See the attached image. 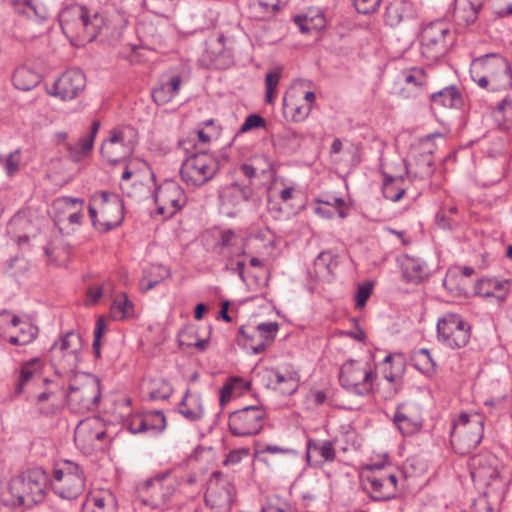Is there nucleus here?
Instances as JSON below:
<instances>
[{
  "label": "nucleus",
  "mask_w": 512,
  "mask_h": 512,
  "mask_svg": "<svg viewBox=\"0 0 512 512\" xmlns=\"http://www.w3.org/2000/svg\"><path fill=\"white\" fill-rule=\"evenodd\" d=\"M88 212L93 226L102 232L116 228L124 218L121 198L108 191H96L91 195Z\"/></svg>",
  "instance_id": "nucleus-3"
},
{
  "label": "nucleus",
  "mask_w": 512,
  "mask_h": 512,
  "mask_svg": "<svg viewBox=\"0 0 512 512\" xmlns=\"http://www.w3.org/2000/svg\"><path fill=\"white\" fill-rule=\"evenodd\" d=\"M220 168L219 160L208 152H199L187 157L180 168L182 180L192 187H199L217 174Z\"/></svg>",
  "instance_id": "nucleus-7"
},
{
  "label": "nucleus",
  "mask_w": 512,
  "mask_h": 512,
  "mask_svg": "<svg viewBox=\"0 0 512 512\" xmlns=\"http://www.w3.org/2000/svg\"><path fill=\"white\" fill-rule=\"evenodd\" d=\"M412 15L413 6L409 1L393 0L385 8L384 21L387 25L395 27Z\"/></svg>",
  "instance_id": "nucleus-29"
},
{
  "label": "nucleus",
  "mask_w": 512,
  "mask_h": 512,
  "mask_svg": "<svg viewBox=\"0 0 512 512\" xmlns=\"http://www.w3.org/2000/svg\"><path fill=\"white\" fill-rule=\"evenodd\" d=\"M258 454H284V455H296L297 451L288 447H281L273 444H265L262 445L259 450H257Z\"/></svg>",
  "instance_id": "nucleus-59"
},
{
  "label": "nucleus",
  "mask_w": 512,
  "mask_h": 512,
  "mask_svg": "<svg viewBox=\"0 0 512 512\" xmlns=\"http://www.w3.org/2000/svg\"><path fill=\"white\" fill-rule=\"evenodd\" d=\"M278 10V4L269 5L267 3L259 1L257 4H254L252 8V17L257 20H269L275 15V13Z\"/></svg>",
  "instance_id": "nucleus-46"
},
{
  "label": "nucleus",
  "mask_w": 512,
  "mask_h": 512,
  "mask_svg": "<svg viewBox=\"0 0 512 512\" xmlns=\"http://www.w3.org/2000/svg\"><path fill=\"white\" fill-rule=\"evenodd\" d=\"M235 487L220 471L212 473L207 484L204 500L211 509L229 512L234 501Z\"/></svg>",
  "instance_id": "nucleus-13"
},
{
  "label": "nucleus",
  "mask_w": 512,
  "mask_h": 512,
  "mask_svg": "<svg viewBox=\"0 0 512 512\" xmlns=\"http://www.w3.org/2000/svg\"><path fill=\"white\" fill-rule=\"evenodd\" d=\"M146 8L159 16H165L173 7V0H143Z\"/></svg>",
  "instance_id": "nucleus-49"
},
{
  "label": "nucleus",
  "mask_w": 512,
  "mask_h": 512,
  "mask_svg": "<svg viewBox=\"0 0 512 512\" xmlns=\"http://www.w3.org/2000/svg\"><path fill=\"white\" fill-rule=\"evenodd\" d=\"M105 292L104 286L90 287L86 292V303L89 305L96 304Z\"/></svg>",
  "instance_id": "nucleus-63"
},
{
  "label": "nucleus",
  "mask_w": 512,
  "mask_h": 512,
  "mask_svg": "<svg viewBox=\"0 0 512 512\" xmlns=\"http://www.w3.org/2000/svg\"><path fill=\"white\" fill-rule=\"evenodd\" d=\"M402 78L407 86H413L417 89H421L428 82L425 70L420 67H412L402 71Z\"/></svg>",
  "instance_id": "nucleus-41"
},
{
  "label": "nucleus",
  "mask_w": 512,
  "mask_h": 512,
  "mask_svg": "<svg viewBox=\"0 0 512 512\" xmlns=\"http://www.w3.org/2000/svg\"><path fill=\"white\" fill-rule=\"evenodd\" d=\"M181 84V76L177 74L163 75L152 89L153 101L157 105H165L171 102L179 94Z\"/></svg>",
  "instance_id": "nucleus-22"
},
{
  "label": "nucleus",
  "mask_w": 512,
  "mask_h": 512,
  "mask_svg": "<svg viewBox=\"0 0 512 512\" xmlns=\"http://www.w3.org/2000/svg\"><path fill=\"white\" fill-rule=\"evenodd\" d=\"M178 486V479L170 472H165L147 479L139 487V492L145 505L160 508L171 500Z\"/></svg>",
  "instance_id": "nucleus-10"
},
{
  "label": "nucleus",
  "mask_w": 512,
  "mask_h": 512,
  "mask_svg": "<svg viewBox=\"0 0 512 512\" xmlns=\"http://www.w3.org/2000/svg\"><path fill=\"white\" fill-rule=\"evenodd\" d=\"M402 179L388 177L382 186L383 196L393 202L399 201L405 194V189L399 185Z\"/></svg>",
  "instance_id": "nucleus-42"
},
{
  "label": "nucleus",
  "mask_w": 512,
  "mask_h": 512,
  "mask_svg": "<svg viewBox=\"0 0 512 512\" xmlns=\"http://www.w3.org/2000/svg\"><path fill=\"white\" fill-rule=\"evenodd\" d=\"M373 380V371L368 363L349 359L340 368V385L349 393L369 395L373 390Z\"/></svg>",
  "instance_id": "nucleus-8"
},
{
  "label": "nucleus",
  "mask_w": 512,
  "mask_h": 512,
  "mask_svg": "<svg viewBox=\"0 0 512 512\" xmlns=\"http://www.w3.org/2000/svg\"><path fill=\"white\" fill-rule=\"evenodd\" d=\"M403 277L410 283L418 284L428 278L429 266L419 257L405 255L401 261Z\"/></svg>",
  "instance_id": "nucleus-26"
},
{
  "label": "nucleus",
  "mask_w": 512,
  "mask_h": 512,
  "mask_svg": "<svg viewBox=\"0 0 512 512\" xmlns=\"http://www.w3.org/2000/svg\"><path fill=\"white\" fill-rule=\"evenodd\" d=\"M250 450L248 448H240L236 450H232L227 455L224 460V465H235L241 462L244 457L249 455Z\"/></svg>",
  "instance_id": "nucleus-60"
},
{
  "label": "nucleus",
  "mask_w": 512,
  "mask_h": 512,
  "mask_svg": "<svg viewBox=\"0 0 512 512\" xmlns=\"http://www.w3.org/2000/svg\"><path fill=\"white\" fill-rule=\"evenodd\" d=\"M126 427L132 434L147 433L144 413L128 419Z\"/></svg>",
  "instance_id": "nucleus-55"
},
{
  "label": "nucleus",
  "mask_w": 512,
  "mask_h": 512,
  "mask_svg": "<svg viewBox=\"0 0 512 512\" xmlns=\"http://www.w3.org/2000/svg\"><path fill=\"white\" fill-rule=\"evenodd\" d=\"M278 329L279 325L277 322H265L258 324L252 334L248 333L243 327L240 329V333L247 339L257 340L250 347L254 354H259L273 343Z\"/></svg>",
  "instance_id": "nucleus-21"
},
{
  "label": "nucleus",
  "mask_w": 512,
  "mask_h": 512,
  "mask_svg": "<svg viewBox=\"0 0 512 512\" xmlns=\"http://www.w3.org/2000/svg\"><path fill=\"white\" fill-rule=\"evenodd\" d=\"M158 214L172 217L186 204V194L182 187L173 180L162 183L155 191Z\"/></svg>",
  "instance_id": "nucleus-17"
},
{
  "label": "nucleus",
  "mask_w": 512,
  "mask_h": 512,
  "mask_svg": "<svg viewBox=\"0 0 512 512\" xmlns=\"http://www.w3.org/2000/svg\"><path fill=\"white\" fill-rule=\"evenodd\" d=\"M497 118L504 129L512 128V99L504 98L497 107Z\"/></svg>",
  "instance_id": "nucleus-45"
},
{
  "label": "nucleus",
  "mask_w": 512,
  "mask_h": 512,
  "mask_svg": "<svg viewBox=\"0 0 512 512\" xmlns=\"http://www.w3.org/2000/svg\"><path fill=\"white\" fill-rule=\"evenodd\" d=\"M311 112V105H297L291 108V117L294 122L305 120Z\"/></svg>",
  "instance_id": "nucleus-61"
},
{
  "label": "nucleus",
  "mask_w": 512,
  "mask_h": 512,
  "mask_svg": "<svg viewBox=\"0 0 512 512\" xmlns=\"http://www.w3.org/2000/svg\"><path fill=\"white\" fill-rule=\"evenodd\" d=\"M475 293L483 298L495 297L498 302H503L507 298L508 281L497 278H483L475 285Z\"/></svg>",
  "instance_id": "nucleus-27"
},
{
  "label": "nucleus",
  "mask_w": 512,
  "mask_h": 512,
  "mask_svg": "<svg viewBox=\"0 0 512 512\" xmlns=\"http://www.w3.org/2000/svg\"><path fill=\"white\" fill-rule=\"evenodd\" d=\"M430 100L434 105L447 108H457L462 104L461 94L454 86L445 87L438 92L432 93Z\"/></svg>",
  "instance_id": "nucleus-34"
},
{
  "label": "nucleus",
  "mask_w": 512,
  "mask_h": 512,
  "mask_svg": "<svg viewBox=\"0 0 512 512\" xmlns=\"http://www.w3.org/2000/svg\"><path fill=\"white\" fill-rule=\"evenodd\" d=\"M94 142L85 134L75 144L66 143L69 158L74 163H80L88 158L93 150Z\"/></svg>",
  "instance_id": "nucleus-36"
},
{
  "label": "nucleus",
  "mask_w": 512,
  "mask_h": 512,
  "mask_svg": "<svg viewBox=\"0 0 512 512\" xmlns=\"http://www.w3.org/2000/svg\"><path fill=\"white\" fill-rule=\"evenodd\" d=\"M381 0H353L356 11L360 14H371L377 11Z\"/></svg>",
  "instance_id": "nucleus-54"
},
{
  "label": "nucleus",
  "mask_w": 512,
  "mask_h": 512,
  "mask_svg": "<svg viewBox=\"0 0 512 512\" xmlns=\"http://www.w3.org/2000/svg\"><path fill=\"white\" fill-rule=\"evenodd\" d=\"M277 384L290 383V393H294L298 388L300 375L297 371L291 370L283 374L279 371H274Z\"/></svg>",
  "instance_id": "nucleus-50"
},
{
  "label": "nucleus",
  "mask_w": 512,
  "mask_h": 512,
  "mask_svg": "<svg viewBox=\"0 0 512 512\" xmlns=\"http://www.w3.org/2000/svg\"><path fill=\"white\" fill-rule=\"evenodd\" d=\"M373 286L371 283H364L358 287L355 295L356 308L361 309L365 306L367 300L372 294Z\"/></svg>",
  "instance_id": "nucleus-57"
},
{
  "label": "nucleus",
  "mask_w": 512,
  "mask_h": 512,
  "mask_svg": "<svg viewBox=\"0 0 512 512\" xmlns=\"http://www.w3.org/2000/svg\"><path fill=\"white\" fill-rule=\"evenodd\" d=\"M226 270H230L234 273H237L239 278L244 282L245 276H244V269H245V262L243 260H237L234 262L233 258H228V262L225 266Z\"/></svg>",
  "instance_id": "nucleus-62"
},
{
  "label": "nucleus",
  "mask_w": 512,
  "mask_h": 512,
  "mask_svg": "<svg viewBox=\"0 0 512 512\" xmlns=\"http://www.w3.org/2000/svg\"><path fill=\"white\" fill-rule=\"evenodd\" d=\"M16 335L10 336L9 342L13 345H26L31 343L38 334V327L28 321L21 320L14 325Z\"/></svg>",
  "instance_id": "nucleus-37"
},
{
  "label": "nucleus",
  "mask_w": 512,
  "mask_h": 512,
  "mask_svg": "<svg viewBox=\"0 0 512 512\" xmlns=\"http://www.w3.org/2000/svg\"><path fill=\"white\" fill-rule=\"evenodd\" d=\"M253 195L250 184L233 182L225 185L219 192V198L223 206L237 207L247 202Z\"/></svg>",
  "instance_id": "nucleus-24"
},
{
  "label": "nucleus",
  "mask_w": 512,
  "mask_h": 512,
  "mask_svg": "<svg viewBox=\"0 0 512 512\" xmlns=\"http://www.w3.org/2000/svg\"><path fill=\"white\" fill-rule=\"evenodd\" d=\"M86 86L84 73L79 69H69L57 78L47 90L49 95L63 101L73 100L79 96Z\"/></svg>",
  "instance_id": "nucleus-18"
},
{
  "label": "nucleus",
  "mask_w": 512,
  "mask_h": 512,
  "mask_svg": "<svg viewBox=\"0 0 512 512\" xmlns=\"http://www.w3.org/2000/svg\"><path fill=\"white\" fill-rule=\"evenodd\" d=\"M214 248L220 255L227 258L246 254L244 238L231 229L219 232Z\"/></svg>",
  "instance_id": "nucleus-20"
},
{
  "label": "nucleus",
  "mask_w": 512,
  "mask_h": 512,
  "mask_svg": "<svg viewBox=\"0 0 512 512\" xmlns=\"http://www.w3.org/2000/svg\"><path fill=\"white\" fill-rule=\"evenodd\" d=\"M12 81L16 89L29 91L40 83V76L32 69L22 66L15 70Z\"/></svg>",
  "instance_id": "nucleus-33"
},
{
  "label": "nucleus",
  "mask_w": 512,
  "mask_h": 512,
  "mask_svg": "<svg viewBox=\"0 0 512 512\" xmlns=\"http://www.w3.org/2000/svg\"><path fill=\"white\" fill-rule=\"evenodd\" d=\"M414 366L423 374L432 375L436 371V362L427 348H421L413 355Z\"/></svg>",
  "instance_id": "nucleus-38"
},
{
  "label": "nucleus",
  "mask_w": 512,
  "mask_h": 512,
  "mask_svg": "<svg viewBox=\"0 0 512 512\" xmlns=\"http://www.w3.org/2000/svg\"><path fill=\"white\" fill-rule=\"evenodd\" d=\"M106 330V323L104 318L99 317L96 321L94 329V340H93V351L96 357H100L101 354V337L104 335Z\"/></svg>",
  "instance_id": "nucleus-52"
},
{
  "label": "nucleus",
  "mask_w": 512,
  "mask_h": 512,
  "mask_svg": "<svg viewBox=\"0 0 512 512\" xmlns=\"http://www.w3.org/2000/svg\"><path fill=\"white\" fill-rule=\"evenodd\" d=\"M317 203L322 206H327L338 212L339 217H346L345 212L341 209L344 205V200L340 197L329 196L326 199H318Z\"/></svg>",
  "instance_id": "nucleus-58"
},
{
  "label": "nucleus",
  "mask_w": 512,
  "mask_h": 512,
  "mask_svg": "<svg viewBox=\"0 0 512 512\" xmlns=\"http://www.w3.org/2000/svg\"><path fill=\"white\" fill-rule=\"evenodd\" d=\"M99 422L96 419L81 421L74 432V441L81 448H94L97 441L106 437L103 429H96Z\"/></svg>",
  "instance_id": "nucleus-23"
},
{
  "label": "nucleus",
  "mask_w": 512,
  "mask_h": 512,
  "mask_svg": "<svg viewBox=\"0 0 512 512\" xmlns=\"http://www.w3.org/2000/svg\"><path fill=\"white\" fill-rule=\"evenodd\" d=\"M251 383L242 377L229 378L220 391V404L225 405L233 397L241 396L250 389Z\"/></svg>",
  "instance_id": "nucleus-32"
},
{
  "label": "nucleus",
  "mask_w": 512,
  "mask_h": 512,
  "mask_svg": "<svg viewBox=\"0 0 512 512\" xmlns=\"http://www.w3.org/2000/svg\"><path fill=\"white\" fill-rule=\"evenodd\" d=\"M83 341L79 333L69 331L50 348L51 358L64 372L72 371L80 361Z\"/></svg>",
  "instance_id": "nucleus-14"
},
{
  "label": "nucleus",
  "mask_w": 512,
  "mask_h": 512,
  "mask_svg": "<svg viewBox=\"0 0 512 512\" xmlns=\"http://www.w3.org/2000/svg\"><path fill=\"white\" fill-rule=\"evenodd\" d=\"M315 451L325 462H333L336 458L334 444L330 440L317 441L309 438L306 443V459L310 462L311 452Z\"/></svg>",
  "instance_id": "nucleus-35"
},
{
  "label": "nucleus",
  "mask_w": 512,
  "mask_h": 512,
  "mask_svg": "<svg viewBox=\"0 0 512 512\" xmlns=\"http://www.w3.org/2000/svg\"><path fill=\"white\" fill-rule=\"evenodd\" d=\"M42 364L38 358H33L27 362H24L19 369V373L16 380L15 393L21 394L24 390V386L34 379L36 376L41 374Z\"/></svg>",
  "instance_id": "nucleus-31"
},
{
  "label": "nucleus",
  "mask_w": 512,
  "mask_h": 512,
  "mask_svg": "<svg viewBox=\"0 0 512 512\" xmlns=\"http://www.w3.org/2000/svg\"><path fill=\"white\" fill-rule=\"evenodd\" d=\"M101 398L100 382L91 374L75 376L69 385L67 404L75 413L94 411Z\"/></svg>",
  "instance_id": "nucleus-5"
},
{
  "label": "nucleus",
  "mask_w": 512,
  "mask_h": 512,
  "mask_svg": "<svg viewBox=\"0 0 512 512\" xmlns=\"http://www.w3.org/2000/svg\"><path fill=\"white\" fill-rule=\"evenodd\" d=\"M450 34V27L445 21L438 20L429 23L421 33L422 55L431 61L442 57L447 51V37Z\"/></svg>",
  "instance_id": "nucleus-15"
},
{
  "label": "nucleus",
  "mask_w": 512,
  "mask_h": 512,
  "mask_svg": "<svg viewBox=\"0 0 512 512\" xmlns=\"http://www.w3.org/2000/svg\"><path fill=\"white\" fill-rule=\"evenodd\" d=\"M135 131L129 126H120L109 131L100 146V155L110 164H116L129 157L135 148Z\"/></svg>",
  "instance_id": "nucleus-9"
},
{
  "label": "nucleus",
  "mask_w": 512,
  "mask_h": 512,
  "mask_svg": "<svg viewBox=\"0 0 512 512\" xmlns=\"http://www.w3.org/2000/svg\"><path fill=\"white\" fill-rule=\"evenodd\" d=\"M196 336L195 332L190 333H182L179 338V345L180 346H187V347H195L199 351H204L207 347L208 341L204 339H198L195 342H192V338Z\"/></svg>",
  "instance_id": "nucleus-56"
},
{
  "label": "nucleus",
  "mask_w": 512,
  "mask_h": 512,
  "mask_svg": "<svg viewBox=\"0 0 512 512\" xmlns=\"http://www.w3.org/2000/svg\"><path fill=\"white\" fill-rule=\"evenodd\" d=\"M172 393L173 388L171 384L165 379H160L159 381L154 382V387L149 392V395L153 400H166L172 395Z\"/></svg>",
  "instance_id": "nucleus-48"
},
{
  "label": "nucleus",
  "mask_w": 512,
  "mask_h": 512,
  "mask_svg": "<svg viewBox=\"0 0 512 512\" xmlns=\"http://www.w3.org/2000/svg\"><path fill=\"white\" fill-rule=\"evenodd\" d=\"M86 503L92 507L91 512H117V501L110 491L91 493Z\"/></svg>",
  "instance_id": "nucleus-30"
},
{
  "label": "nucleus",
  "mask_w": 512,
  "mask_h": 512,
  "mask_svg": "<svg viewBox=\"0 0 512 512\" xmlns=\"http://www.w3.org/2000/svg\"><path fill=\"white\" fill-rule=\"evenodd\" d=\"M111 312L115 319L123 320L133 315L134 305L128 299L126 294L122 293L115 298L111 307Z\"/></svg>",
  "instance_id": "nucleus-40"
},
{
  "label": "nucleus",
  "mask_w": 512,
  "mask_h": 512,
  "mask_svg": "<svg viewBox=\"0 0 512 512\" xmlns=\"http://www.w3.org/2000/svg\"><path fill=\"white\" fill-rule=\"evenodd\" d=\"M266 126L265 119L258 114H250L239 129V133H246L255 128H264Z\"/></svg>",
  "instance_id": "nucleus-53"
},
{
  "label": "nucleus",
  "mask_w": 512,
  "mask_h": 512,
  "mask_svg": "<svg viewBox=\"0 0 512 512\" xmlns=\"http://www.w3.org/2000/svg\"><path fill=\"white\" fill-rule=\"evenodd\" d=\"M265 418L266 412L262 406H246L230 413L229 430L234 436L239 437L257 435L264 426Z\"/></svg>",
  "instance_id": "nucleus-12"
},
{
  "label": "nucleus",
  "mask_w": 512,
  "mask_h": 512,
  "mask_svg": "<svg viewBox=\"0 0 512 512\" xmlns=\"http://www.w3.org/2000/svg\"><path fill=\"white\" fill-rule=\"evenodd\" d=\"M483 72L492 82V91L512 85V67L508 60L499 54H486L476 58Z\"/></svg>",
  "instance_id": "nucleus-16"
},
{
  "label": "nucleus",
  "mask_w": 512,
  "mask_h": 512,
  "mask_svg": "<svg viewBox=\"0 0 512 512\" xmlns=\"http://www.w3.org/2000/svg\"><path fill=\"white\" fill-rule=\"evenodd\" d=\"M147 433L157 435L162 433L166 428V417L160 410L144 412Z\"/></svg>",
  "instance_id": "nucleus-39"
},
{
  "label": "nucleus",
  "mask_w": 512,
  "mask_h": 512,
  "mask_svg": "<svg viewBox=\"0 0 512 512\" xmlns=\"http://www.w3.org/2000/svg\"><path fill=\"white\" fill-rule=\"evenodd\" d=\"M470 332V325L458 314L447 313L437 321V340L450 349L466 346Z\"/></svg>",
  "instance_id": "nucleus-11"
},
{
  "label": "nucleus",
  "mask_w": 512,
  "mask_h": 512,
  "mask_svg": "<svg viewBox=\"0 0 512 512\" xmlns=\"http://www.w3.org/2000/svg\"><path fill=\"white\" fill-rule=\"evenodd\" d=\"M282 68L278 67L265 76V100L267 103H272L274 100V93L277 85L279 84Z\"/></svg>",
  "instance_id": "nucleus-44"
},
{
  "label": "nucleus",
  "mask_w": 512,
  "mask_h": 512,
  "mask_svg": "<svg viewBox=\"0 0 512 512\" xmlns=\"http://www.w3.org/2000/svg\"><path fill=\"white\" fill-rule=\"evenodd\" d=\"M483 432L484 425L479 415L470 416L462 412L453 421L450 441L458 453L467 454L481 443Z\"/></svg>",
  "instance_id": "nucleus-6"
},
{
  "label": "nucleus",
  "mask_w": 512,
  "mask_h": 512,
  "mask_svg": "<svg viewBox=\"0 0 512 512\" xmlns=\"http://www.w3.org/2000/svg\"><path fill=\"white\" fill-rule=\"evenodd\" d=\"M365 490L374 501H386L397 493V477L393 472L367 475Z\"/></svg>",
  "instance_id": "nucleus-19"
},
{
  "label": "nucleus",
  "mask_w": 512,
  "mask_h": 512,
  "mask_svg": "<svg viewBox=\"0 0 512 512\" xmlns=\"http://www.w3.org/2000/svg\"><path fill=\"white\" fill-rule=\"evenodd\" d=\"M392 421L404 436L412 435L421 428L420 417L413 413L412 407L406 404H400L396 407Z\"/></svg>",
  "instance_id": "nucleus-25"
},
{
  "label": "nucleus",
  "mask_w": 512,
  "mask_h": 512,
  "mask_svg": "<svg viewBox=\"0 0 512 512\" xmlns=\"http://www.w3.org/2000/svg\"><path fill=\"white\" fill-rule=\"evenodd\" d=\"M45 476L41 471H32L12 478L1 498L11 508L20 505L31 506L44 497Z\"/></svg>",
  "instance_id": "nucleus-2"
},
{
  "label": "nucleus",
  "mask_w": 512,
  "mask_h": 512,
  "mask_svg": "<svg viewBox=\"0 0 512 512\" xmlns=\"http://www.w3.org/2000/svg\"><path fill=\"white\" fill-rule=\"evenodd\" d=\"M314 265L317 273H332L337 266V259L331 251H323L316 257Z\"/></svg>",
  "instance_id": "nucleus-43"
},
{
  "label": "nucleus",
  "mask_w": 512,
  "mask_h": 512,
  "mask_svg": "<svg viewBox=\"0 0 512 512\" xmlns=\"http://www.w3.org/2000/svg\"><path fill=\"white\" fill-rule=\"evenodd\" d=\"M59 22L69 39L91 42L105 26V16L97 9L72 3L62 8Z\"/></svg>",
  "instance_id": "nucleus-1"
},
{
  "label": "nucleus",
  "mask_w": 512,
  "mask_h": 512,
  "mask_svg": "<svg viewBox=\"0 0 512 512\" xmlns=\"http://www.w3.org/2000/svg\"><path fill=\"white\" fill-rule=\"evenodd\" d=\"M470 75L472 80L476 82L479 87L492 91V82L483 72L482 67L480 66L476 59L472 62L470 68Z\"/></svg>",
  "instance_id": "nucleus-47"
},
{
  "label": "nucleus",
  "mask_w": 512,
  "mask_h": 512,
  "mask_svg": "<svg viewBox=\"0 0 512 512\" xmlns=\"http://www.w3.org/2000/svg\"><path fill=\"white\" fill-rule=\"evenodd\" d=\"M49 482L52 491L65 500H74L85 490L84 472L70 460L63 461L53 470Z\"/></svg>",
  "instance_id": "nucleus-4"
},
{
  "label": "nucleus",
  "mask_w": 512,
  "mask_h": 512,
  "mask_svg": "<svg viewBox=\"0 0 512 512\" xmlns=\"http://www.w3.org/2000/svg\"><path fill=\"white\" fill-rule=\"evenodd\" d=\"M19 323V317L12 314L7 310H3L0 312V330L7 328L8 326L14 327Z\"/></svg>",
  "instance_id": "nucleus-64"
},
{
  "label": "nucleus",
  "mask_w": 512,
  "mask_h": 512,
  "mask_svg": "<svg viewBox=\"0 0 512 512\" xmlns=\"http://www.w3.org/2000/svg\"><path fill=\"white\" fill-rule=\"evenodd\" d=\"M21 160L20 149H16L13 152L5 156L3 168L6 174L11 177L19 170Z\"/></svg>",
  "instance_id": "nucleus-51"
},
{
  "label": "nucleus",
  "mask_w": 512,
  "mask_h": 512,
  "mask_svg": "<svg viewBox=\"0 0 512 512\" xmlns=\"http://www.w3.org/2000/svg\"><path fill=\"white\" fill-rule=\"evenodd\" d=\"M179 413L188 421H198L204 416V407L200 394L186 390L178 407Z\"/></svg>",
  "instance_id": "nucleus-28"
}]
</instances>
